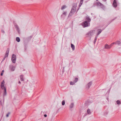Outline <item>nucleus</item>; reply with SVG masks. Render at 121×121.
Returning a JSON list of instances; mask_svg holds the SVG:
<instances>
[{
    "label": "nucleus",
    "instance_id": "nucleus-27",
    "mask_svg": "<svg viewBox=\"0 0 121 121\" xmlns=\"http://www.w3.org/2000/svg\"><path fill=\"white\" fill-rule=\"evenodd\" d=\"M78 80V78H75V80L74 81V82L75 83H76Z\"/></svg>",
    "mask_w": 121,
    "mask_h": 121
},
{
    "label": "nucleus",
    "instance_id": "nucleus-5",
    "mask_svg": "<svg viewBox=\"0 0 121 121\" xmlns=\"http://www.w3.org/2000/svg\"><path fill=\"white\" fill-rule=\"evenodd\" d=\"M16 59V55L13 54L12 56V58L11 59L13 63H15Z\"/></svg>",
    "mask_w": 121,
    "mask_h": 121
},
{
    "label": "nucleus",
    "instance_id": "nucleus-41",
    "mask_svg": "<svg viewBox=\"0 0 121 121\" xmlns=\"http://www.w3.org/2000/svg\"><path fill=\"white\" fill-rule=\"evenodd\" d=\"M47 115L46 114H44V116L45 117H47Z\"/></svg>",
    "mask_w": 121,
    "mask_h": 121
},
{
    "label": "nucleus",
    "instance_id": "nucleus-45",
    "mask_svg": "<svg viewBox=\"0 0 121 121\" xmlns=\"http://www.w3.org/2000/svg\"><path fill=\"white\" fill-rule=\"evenodd\" d=\"M4 98H3V101L4 102Z\"/></svg>",
    "mask_w": 121,
    "mask_h": 121
},
{
    "label": "nucleus",
    "instance_id": "nucleus-43",
    "mask_svg": "<svg viewBox=\"0 0 121 121\" xmlns=\"http://www.w3.org/2000/svg\"><path fill=\"white\" fill-rule=\"evenodd\" d=\"M0 102L1 105H2V104L1 103V100H0Z\"/></svg>",
    "mask_w": 121,
    "mask_h": 121
},
{
    "label": "nucleus",
    "instance_id": "nucleus-48",
    "mask_svg": "<svg viewBox=\"0 0 121 121\" xmlns=\"http://www.w3.org/2000/svg\"><path fill=\"white\" fill-rule=\"evenodd\" d=\"M26 73V72H25V73Z\"/></svg>",
    "mask_w": 121,
    "mask_h": 121
},
{
    "label": "nucleus",
    "instance_id": "nucleus-9",
    "mask_svg": "<svg viewBox=\"0 0 121 121\" xmlns=\"http://www.w3.org/2000/svg\"><path fill=\"white\" fill-rule=\"evenodd\" d=\"M113 6L115 8H116L117 6V3L116 0H114V1L112 4Z\"/></svg>",
    "mask_w": 121,
    "mask_h": 121
},
{
    "label": "nucleus",
    "instance_id": "nucleus-36",
    "mask_svg": "<svg viewBox=\"0 0 121 121\" xmlns=\"http://www.w3.org/2000/svg\"><path fill=\"white\" fill-rule=\"evenodd\" d=\"M10 114V112H8L7 114L6 115V117H8L9 116V115Z\"/></svg>",
    "mask_w": 121,
    "mask_h": 121
},
{
    "label": "nucleus",
    "instance_id": "nucleus-47",
    "mask_svg": "<svg viewBox=\"0 0 121 121\" xmlns=\"http://www.w3.org/2000/svg\"><path fill=\"white\" fill-rule=\"evenodd\" d=\"M24 69H23V71H24Z\"/></svg>",
    "mask_w": 121,
    "mask_h": 121
},
{
    "label": "nucleus",
    "instance_id": "nucleus-12",
    "mask_svg": "<svg viewBox=\"0 0 121 121\" xmlns=\"http://www.w3.org/2000/svg\"><path fill=\"white\" fill-rule=\"evenodd\" d=\"M9 67L11 68V70L14 71L15 69V67L13 65H10Z\"/></svg>",
    "mask_w": 121,
    "mask_h": 121
},
{
    "label": "nucleus",
    "instance_id": "nucleus-20",
    "mask_svg": "<svg viewBox=\"0 0 121 121\" xmlns=\"http://www.w3.org/2000/svg\"><path fill=\"white\" fill-rule=\"evenodd\" d=\"M87 113L88 114H91V112L90 110L89 109H88L87 111Z\"/></svg>",
    "mask_w": 121,
    "mask_h": 121
},
{
    "label": "nucleus",
    "instance_id": "nucleus-26",
    "mask_svg": "<svg viewBox=\"0 0 121 121\" xmlns=\"http://www.w3.org/2000/svg\"><path fill=\"white\" fill-rule=\"evenodd\" d=\"M100 7L101 8L103 9H104L105 8V7L104 6L103 4H102V5H101V6H100Z\"/></svg>",
    "mask_w": 121,
    "mask_h": 121
},
{
    "label": "nucleus",
    "instance_id": "nucleus-24",
    "mask_svg": "<svg viewBox=\"0 0 121 121\" xmlns=\"http://www.w3.org/2000/svg\"><path fill=\"white\" fill-rule=\"evenodd\" d=\"M28 81V80L25 78H23V82H24L25 83H26Z\"/></svg>",
    "mask_w": 121,
    "mask_h": 121
},
{
    "label": "nucleus",
    "instance_id": "nucleus-3",
    "mask_svg": "<svg viewBox=\"0 0 121 121\" xmlns=\"http://www.w3.org/2000/svg\"><path fill=\"white\" fill-rule=\"evenodd\" d=\"M82 25L84 27H87L89 26L90 23L88 22L87 21H85L83 22Z\"/></svg>",
    "mask_w": 121,
    "mask_h": 121
},
{
    "label": "nucleus",
    "instance_id": "nucleus-4",
    "mask_svg": "<svg viewBox=\"0 0 121 121\" xmlns=\"http://www.w3.org/2000/svg\"><path fill=\"white\" fill-rule=\"evenodd\" d=\"M9 49L8 48H7L5 56L3 59L2 62L3 61L5 60L6 57H8L9 52Z\"/></svg>",
    "mask_w": 121,
    "mask_h": 121
},
{
    "label": "nucleus",
    "instance_id": "nucleus-28",
    "mask_svg": "<svg viewBox=\"0 0 121 121\" xmlns=\"http://www.w3.org/2000/svg\"><path fill=\"white\" fill-rule=\"evenodd\" d=\"M117 103L118 104H121L120 101L119 100H117Z\"/></svg>",
    "mask_w": 121,
    "mask_h": 121
},
{
    "label": "nucleus",
    "instance_id": "nucleus-34",
    "mask_svg": "<svg viewBox=\"0 0 121 121\" xmlns=\"http://www.w3.org/2000/svg\"><path fill=\"white\" fill-rule=\"evenodd\" d=\"M114 44H115V42H113L110 45V46H111V47H112L113 46V45Z\"/></svg>",
    "mask_w": 121,
    "mask_h": 121
},
{
    "label": "nucleus",
    "instance_id": "nucleus-29",
    "mask_svg": "<svg viewBox=\"0 0 121 121\" xmlns=\"http://www.w3.org/2000/svg\"><path fill=\"white\" fill-rule=\"evenodd\" d=\"M31 84L32 85H34L35 84V82L34 80H33L31 82Z\"/></svg>",
    "mask_w": 121,
    "mask_h": 121
},
{
    "label": "nucleus",
    "instance_id": "nucleus-17",
    "mask_svg": "<svg viewBox=\"0 0 121 121\" xmlns=\"http://www.w3.org/2000/svg\"><path fill=\"white\" fill-rule=\"evenodd\" d=\"M121 43L120 41H117L115 42V44L119 45Z\"/></svg>",
    "mask_w": 121,
    "mask_h": 121
},
{
    "label": "nucleus",
    "instance_id": "nucleus-10",
    "mask_svg": "<svg viewBox=\"0 0 121 121\" xmlns=\"http://www.w3.org/2000/svg\"><path fill=\"white\" fill-rule=\"evenodd\" d=\"M77 4H73L72 9H73L75 10H76V7H77Z\"/></svg>",
    "mask_w": 121,
    "mask_h": 121
},
{
    "label": "nucleus",
    "instance_id": "nucleus-6",
    "mask_svg": "<svg viewBox=\"0 0 121 121\" xmlns=\"http://www.w3.org/2000/svg\"><path fill=\"white\" fill-rule=\"evenodd\" d=\"M14 25L16 29V30H17L18 33L19 34H20V31L18 26L16 23H15L14 24Z\"/></svg>",
    "mask_w": 121,
    "mask_h": 121
},
{
    "label": "nucleus",
    "instance_id": "nucleus-14",
    "mask_svg": "<svg viewBox=\"0 0 121 121\" xmlns=\"http://www.w3.org/2000/svg\"><path fill=\"white\" fill-rule=\"evenodd\" d=\"M102 30L101 29H99L97 30L98 32L97 34V36L101 33L102 31Z\"/></svg>",
    "mask_w": 121,
    "mask_h": 121
},
{
    "label": "nucleus",
    "instance_id": "nucleus-37",
    "mask_svg": "<svg viewBox=\"0 0 121 121\" xmlns=\"http://www.w3.org/2000/svg\"><path fill=\"white\" fill-rule=\"evenodd\" d=\"M83 0H80V2L81 4H82L83 2Z\"/></svg>",
    "mask_w": 121,
    "mask_h": 121
},
{
    "label": "nucleus",
    "instance_id": "nucleus-11",
    "mask_svg": "<svg viewBox=\"0 0 121 121\" xmlns=\"http://www.w3.org/2000/svg\"><path fill=\"white\" fill-rule=\"evenodd\" d=\"M111 47L110 45H108L107 44H106L105 45V49H110Z\"/></svg>",
    "mask_w": 121,
    "mask_h": 121
},
{
    "label": "nucleus",
    "instance_id": "nucleus-18",
    "mask_svg": "<svg viewBox=\"0 0 121 121\" xmlns=\"http://www.w3.org/2000/svg\"><path fill=\"white\" fill-rule=\"evenodd\" d=\"M71 47L72 49V50L73 51L75 49V47L74 45L73 44H71Z\"/></svg>",
    "mask_w": 121,
    "mask_h": 121
},
{
    "label": "nucleus",
    "instance_id": "nucleus-15",
    "mask_svg": "<svg viewBox=\"0 0 121 121\" xmlns=\"http://www.w3.org/2000/svg\"><path fill=\"white\" fill-rule=\"evenodd\" d=\"M67 7V6L65 5H64L61 7V10H63L64 9H65Z\"/></svg>",
    "mask_w": 121,
    "mask_h": 121
},
{
    "label": "nucleus",
    "instance_id": "nucleus-31",
    "mask_svg": "<svg viewBox=\"0 0 121 121\" xmlns=\"http://www.w3.org/2000/svg\"><path fill=\"white\" fill-rule=\"evenodd\" d=\"M75 83L73 81V82H70V84L71 85H74Z\"/></svg>",
    "mask_w": 121,
    "mask_h": 121
},
{
    "label": "nucleus",
    "instance_id": "nucleus-49",
    "mask_svg": "<svg viewBox=\"0 0 121 121\" xmlns=\"http://www.w3.org/2000/svg\"><path fill=\"white\" fill-rule=\"evenodd\" d=\"M78 9L77 10V11H78Z\"/></svg>",
    "mask_w": 121,
    "mask_h": 121
},
{
    "label": "nucleus",
    "instance_id": "nucleus-25",
    "mask_svg": "<svg viewBox=\"0 0 121 121\" xmlns=\"http://www.w3.org/2000/svg\"><path fill=\"white\" fill-rule=\"evenodd\" d=\"M76 11V10H74L73 9H72L71 12V13H73L74 14Z\"/></svg>",
    "mask_w": 121,
    "mask_h": 121
},
{
    "label": "nucleus",
    "instance_id": "nucleus-8",
    "mask_svg": "<svg viewBox=\"0 0 121 121\" xmlns=\"http://www.w3.org/2000/svg\"><path fill=\"white\" fill-rule=\"evenodd\" d=\"M67 13L66 11L64 12L61 15V17L62 18H64L66 16Z\"/></svg>",
    "mask_w": 121,
    "mask_h": 121
},
{
    "label": "nucleus",
    "instance_id": "nucleus-44",
    "mask_svg": "<svg viewBox=\"0 0 121 121\" xmlns=\"http://www.w3.org/2000/svg\"><path fill=\"white\" fill-rule=\"evenodd\" d=\"M18 83H19L20 84V83H21V82H20V81H19V82Z\"/></svg>",
    "mask_w": 121,
    "mask_h": 121
},
{
    "label": "nucleus",
    "instance_id": "nucleus-22",
    "mask_svg": "<svg viewBox=\"0 0 121 121\" xmlns=\"http://www.w3.org/2000/svg\"><path fill=\"white\" fill-rule=\"evenodd\" d=\"M96 4L98 6H100L102 5V4L99 2H97L96 3Z\"/></svg>",
    "mask_w": 121,
    "mask_h": 121
},
{
    "label": "nucleus",
    "instance_id": "nucleus-16",
    "mask_svg": "<svg viewBox=\"0 0 121 121\" xmlns=\"http://www.w3.org/2000/svg\"><path fill=\"white\" fill-rule=\"evenodd\" d=\"M32 36H29L27 38V40L28 41H29L32 38Z\"/></svg>",
    "mask_w": 121,
    "mask_h": 121
},
{
    "label": "nucleus",
    "instance_id": "nucleus-38",
    "mask_svg": "<svg viewBox=\"0 0 121 121\" xmlns=\"http://www.w3.org/2000/svg\"><path fill=\"white\" fill-rule=\"evenodd\" d=\"M116 18V17H115L114 18L112 19V21L114 20Z\"/></svg>",
    "mask_w": 121,
    "mask_h": 121
},
{
    "label": "nucleus",
    "instance_id": "nucleus-39",
    "mask_svg": "<svg viewBox=\"0 0 121 121\" xmlns=\"http://www.w3.org/2000/svg\"><path fill=\"white\" fill-rule=\"evenodd\" d=\"M1 32L2 33H4V30H1Z\"/></svg>",
    "mask_w": 121,
    "mask_h": 121
},
{
    "label": "nucleus",
    "instance_id": "nucleus-7",
    "mask_svg": "<svg viewBox=\"0 0 121 121\" xmlns=\"http://www.w3.org/2000/svg\"><path fill=\"white\" fill-rule=\"evenodd\" d=\"M92 84V82H89L86 85V88L87 89H89L91 86Z\"/></svg>",
    "mask_w": 121,
    "mask_h": 121
},
{
    "label": "nucleus",
    "instance_id": "nucleus-2",
    "mask_svg": "<svg viewBox=\"0 0 121 121\" xmlns=\"http://www.w3.org/2000/svg\"><path fill=\"white\" fill-rule=\"evenodd\" d=\"M95 31L94 30H91L89 31L86 35H88V37H90L93 35L95 33Z\"/></svg>",
    "mask_w": 121,
    "mask_h": 121
},
{
    "label": "nucleus",
    "instance_id": "nucleus-19",
    "mask_svg": "<svg viewBox=\"0 0 121 121\" xmlns=\"http://www.w3.org/2000/svg\"><path fill=\"white\" fill-rule=\"evenodd\" d=\"M74 104L73 103H71L70 105L69 108H73V106Z\"/></svg>",
    "mask_w": 121,
    "mask_h": 121
},
{
    "label": "nucleus",
    "instance_id": "nucleus-42",
    "mask_svg": "<svg viewBox=\"0 0 121 121\" xmlns=\"http://www.w3.org/2000/svg\"><path fill=\"white\" fill-rule=\"evenodd\" d=\"M107 0H103L104 2L106 1Z\"/></svg>",
    "mask_w": 121,
    "mask_h": 121
},
{
    "label": "nucleus",
    "instance_id": "nucleus-46",
    "mask_svg": "<svg viewBox=\"0 0 121 121\" xmlns=\"http://www.w3.org/2000/svg\"><path fill=\"white\" fill-rule=\"evenodd\" d=\"M96 0L97 1H98V0Z\"/></svg>",
    "mask_w": 121,
    "mask_h": 121
},
{
    "label": "nucleus",
    "instance_id": "nucleus-1",
    "mask_svg": "<svg viewBox=\"0 0 121 121\" xmlns=\"http://www.w3.org/2000/svg\"><path fill=\"white\" fill-rule=\"evenodd\" d=\"M4 82L3 80L1 83V87L2 89L4 90V92L3 93V96H4L6 95V88L4 86Z\"/></svg>",
    "mask_w": 121,
    "mask_h": 121
},
{
    "label": "nucleus",
    "instance_id": "nucleus-40",
    "mask_svg": "<svg viewBox=\"0 0 121 121\" xmlns=\"http://www.w3.org/2000/svg\"><path fill=\"white\" fill-rule=\"evenodd\" d=\"M82 4H81V3H80V4H79V6L80 7V6L81 5H82Z\"/></svg>",
    "mask_w": 121,
    "mask_h": 121
},
{
    "label": "nucleus",
    "instance_id": "nucleus-23",
    "mask_svg": "<svg viewBox=\"0 0 121 121\" xmlns=\"http://www.w3.org/2000/svg\"><path fill=\"white\" fill-rule=\"evenodd\" d=\"M74 14L73 13H71V12L70 11V13H69L68 16V17H71L73 14Z\"/></svg>",
    "mask_w": 121,
    "mask_h": 121
},
{
    "label": "nucleus",
    "instance_id": "nucleus-32",
    "mask_svg": "<svg viewBox=\"0 0 121 121\" xmlns=\"http://www.w3.org/2000/svg\"><path fill=\"white\" fill-rule=\"evenodd\" d=\"M97 36L95 37V40L94 41V43H95V42H96V40L97 39Z\"/></svg>",
    "mask_w": 121,
    "mask_h": 121
},
{
    "label": "nucleus",
    "instance_id": "nucleus-13",
    "mask_svg": "<svg viewBox=\"0 0 121 121\" xmlns=\"http://www.w3.org/2000/svg\"><path fill=\"white\" fill-rule=\"evenodd\" d=\"M86 21H87L89 23L91 21V19L89 17H86Z\"/></svg>",
    "mask_w": 121,
    "mask_h": 121
},
{
    "label": "nucleus",
    "instance_id": "nucleus-33",
    "mask_svg": "<svg viewBox=\"0 0 121 121\" xmlns=\"http://www.w3.org/2000/svg\"><path fill=\"white\" fill-rule=\"evenodd\" d=\"M20 79L21 81H23V76L22 75L20 76Z\"/></svg>",
    "mask_w": 121,
    "mask_h": 121
},
{
    "label": "nucleus",
    "instance_id": "nucleus-30",
    "mask_svg": "<svg viewBox=\"0 0 121 121\" xmlns=\"http://www.w3.org/2000/svg\"><path fill=\"white\" fill-rule=\"evenodd\" d=\"M65 104V101L64 100H63L62 103V105H64Z\"/></svg>",
    "mask_w": 121,
    "mask_h": 121
},
{
    "label": "nucleus",
    "instance_id": "nucleus-21",
    "mask_svg": "<svg viewBox=\"0 0 121 121\" xmlns=\"http://www.w3.org/2000/svg\"><path fill=\"white\" fill-rule=\"evenodd\" d=\"M16 40L18 42H19L20 41V39L19 37H17L16 38Z\"/></svg>",
    "mask_w": 121,
    "mask_h": 121
},
{
    "label": "nucleus",
    "instance_id": "nucleus-35",
    "mask_svg": "<svg viewBox=\"0 0 121 121\" xmlns=\"http://www.w3.org/2000/svg\"><path fill=\"white\" fill-rule=\"evenodd\" d=\"M4 72V70H2V72L1 73V74H0V75L1 76H3Z\"/></svg>",
    "mask_w": 121,
    "mask_h": 121
}]
</instances>
